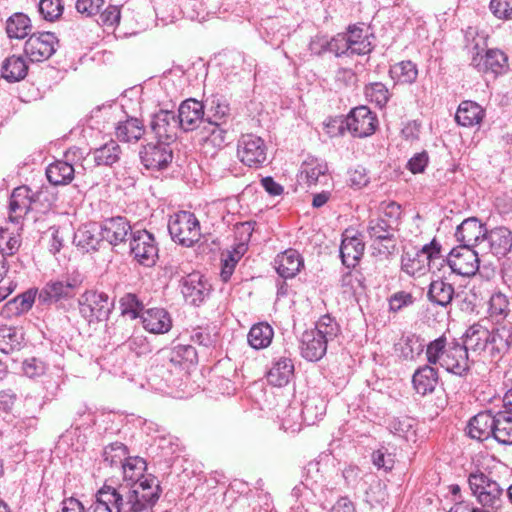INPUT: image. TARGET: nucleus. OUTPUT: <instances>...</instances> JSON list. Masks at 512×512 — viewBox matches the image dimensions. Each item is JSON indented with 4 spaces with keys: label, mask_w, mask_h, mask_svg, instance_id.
Returning <instances> with one entry per match:
<instances>
[{
    "label": "nucleus",
    "mask_w": 512,
    "mask_h": 512,
    "mask_svg": "<svg viewBox=\"0 0 512 512\" xmlns=\"http://www.w3.org/2000/svg\"><path fill=\"white\" fill-rule=\"evenodd\" d=\"M464 341L450 340L448 354L442 359L441 367L457 376L466 375L469 370L468 351L498 362L512 349V325L503 324L488 329L480 323L469 326L463 335Z\"/></svg>",
    "instance_id": "f257e3e1"
},
{
    "label": "nucleus",
    "mask_w": 512,
    "mask_h": 512,
    "mask_svg": "<svg viewBox=\"0 0 512 512\" xmlns=\"http://www.w3.org/2000/svg\"><path fill=\"white\" fill-rule=\"evenodd\" d=\"M109 488L111 496L117 498L116 512H152L162 492L159 480L153 475L130 485Z\"/></svg>",
    "instance_id": "f03ea898"
},
{
    "label": "nucleus",
    "mask_w": 512,
    "mask_h": 512,
    "mask_svg": "<svg viewBox=\"0 0 512 512\" xmlns=\"http://www.w3.org/2000/svg\"><path fill=\"white\" fill-rule=\"evenodd\" d=\"M445 256L442 246L435 238L421 249L404 251L401 256V270L409 276H422L434 268L440 269L444 265Z\"/></svg>",
    "instance_id": "7ed1b4c3"
},
{
    "label": "nucleus",
    "mask_w": 512,
    "mask_h": 512,
    "mask_svg": "<svg viewBox=\"0 0 512 512\" xmlns=\"http://www.w3.org/2000/svg\"><path fill=\"white\" fill-rule=\"evenodd\" d=\"M83 279L79 273L51 279L39 290L38 303L42 306L58 305L74 298Z\"/></svg>",
    "instance_id": "20e7f679"
},
{
    "label": "nucleus",
    "mask_w": 512,
    "mask_h": 512,
    "mask_svg": "<svg viewBox=\"0 0 512 512\" xmlns=\"http://www.w3.org/2000/svg\"><path fill=\"white\" fill-rule=\"evenodd\" d=\"M168 231L172 240L184 247H192L201 239L200 222L189 211H179L170 216Z\"/></svg>",
    "instance_id": "39448f33"
},
{
    "label": "nucleus",
    "mask_w": 512,
    "mask_h": 512,
    "mask_svg": "<svg viewBox=\"0 0 512 512\" xmlns=\"http://www.w3.org/2000/svg\"><path fill=\"white\" fill-rule=\"evenodd\" d=\"M468 483L473 495L483 507L497 510L502 505L504 489L482 471L471 473Z\"/></svg>",
    "instance_id": "423d86ee"
},
{
    "label": "nucleus",
    "mask_w": 512,
    "mask_h": 512,
    "mask_svg": "<svg viewBox=\"0 0 512 512\" xmlns=\"http://www.w3.org/2000/svg\"><path fill=\"white\" fill-rule=\"evenodd\" d=\"M79 313L88 323L108 319L114 303L104 292L87 290L77 300Z\"/></svg>",
    "instance_id": "0eeeda50"
},
{
    "label": "nucleus",
    "mask_w": 512,
    "mask_h": 512,
    "mask_svg": "<svg viewBox=\"0 0 512 512\" xmlns=\"http://www.w3.org/2000/svg\"><path fill=\"white\" fill-rule=\"evenodd\" d=\"M237 156L244 165L260 168L267 160V146L261 137L244 134L237 143Z\"/></svg>",
    "instance_id": "6e6552de"
},
{
    "label": "nucleus",
    "mask_w": 512,
    "mask_h": 512,
    "mask_svg": "<svg viewBox=\"0 0 512 512\" xmlns=\"http://www.w3.org/2000/svg\"><path fill=\"white\" fill-rule=\"evenodd\" d=\"M130 252L141 265L151 267L158 259V246L154 235L147 230L131 232Z\"/></svg>",
    "instance_id": "1a4fd4ad"
},
{
    "label": "nucleus",
    "mask_w": 512,
    "mask_h": 512,
    "mask_svg": "<svg viewBox=\"0 0 512 512\" xmlns=\"http://www.w3.org/2000/svg\"><path fill=\"white\" fill-rule=\"evenodd\" d=\"M444 264H447L451 272L470 277L476 274L479 269L478 253L471 247L458 246L445 256Z\"/></svg>",
    "instance_id": "9d476101"
},
{
    "label": "nucleus",
    "mask_w": 512,
    "mask_h": 512,
    "mask_svg": "<svg viewBox=\"0 0 512 512\" xmlns=\"http://www.w3.org/2000/svg\"><path fill=\"white\" fill-rule=\"evenodd\" d=\"M346 127L354 137H368L376 131L378 118L369 107L358 106L353 108L347 115Z\"/></svg>",
    "instance_id": "9b49d317"
},
{
    "label": "nucleus",
    "mask_w": 512,
    "mask_h": 512,
    "mask_svg": "<svg viewBox=\"0 0 512 512\" xmlns=\"http://www.w3.org/2000/svg\"><path fill=\"white\" fill-rule=\"evenodd\" d=\"M58 39L54 33L32 34L25 42L24 52L31 62L48 60L56 52Z\"/></svg>",
    "instance_id": "f8f14e48"
},
{
    "label": "nucleus",
    "mask_w": 512,
    "mask_h": 512,
    "mask_svg": "<svg viewBox=\"0 0 512 512\" xmlns=\"http://www.w3.org/2000/svg\"><path fill=\"white\" fill-rule=\"evenodd\" d=\"M394 232L393 221L387 220L383 216L370 219L367 225V233L370 239L381 244V247H374V249H378L379 254L385 256L391 254L396 247Z\"/></svg>",
    "instance_id": "ddd939ff"
},
{
    "label": "nucleus",
    "mask_w": 512,
    "mask_h": 512,
    "mask_svg": "<svg viewBox=\"0 0 512 512\" xmlns=\"http://www.w3.org/2000/svg\"><path fill=\"white\" fill-rule=\"evenodd\" d=\"M150 128L159 141L172 143L176 140L181 126L174 111L160 109L152 115Z\"/></svg>",
    "instance_id": "4468645a"
},
{
    "label": "nucleus",
    "mask_w": 512,
    "mask_h": 512,
    "mask_svg": "<svg viewBox=\"0 0 512 512\" xmlns=\"http://www.w3.org/2000/svg\"><path fill=\"white\" fill-rule=\"evenodd\" d=\"M180 288L185 301L193 306H200L211 292V285L199 272L182 277Z\"/></svg>",
    "instance_id": "2eb2a0df"
},
{
    "label": "nucleus",
    "mask_w": 512,
    "mask_h": 512,
    "mask_svg": "<svg viewBox=\"0 0 512 512\" xmlns=\"http://www.w3.org/2000/svg\"><path fill=\"white\" fill-rule=\"evenodd\" d=\"M169 142L159 141L148 143L140 151V159L147 169L161 170L166 168L173 159Z\"/></svg>",
    "instance_id": "dca6fc26"
},
{
    "label": "nucleus",
    "mask_w": 512,
    "mask_h": 512,
    "mask_svg": "<svg viewBox=\"0 0 512 512\" xmlns=\"http://www.w3.org/2000/svg\"><path fill=\"white\" fill-rule=\"evenodd\" d=\"M487 228L478 218L470 217L457 227L455 237L460 246L475 247L485 243Z\"/></svg>",
    "instance_id": "f3484780"
},
{
    "label": "nucleus",
    "mask_w": 512,
    "mask_h": 512,
    "mask_svg": "<svg viewBox=\"0 0 512 512\" xmlns=\"http://www.w3.org/2000/svg\"><path fill=\"white\" fill-rule=\"evenodd\" d=\"M177 116L181 129L186 132L197 129L201 123L206 124L205 106L194 98L182 101Z\"/></svg>",
    "instance_id": "a211bd4d"
},
{
    "label": "nucleus",
    "mask_w": 512,
    "mask_h": 512,
    "mask_svg": "<svg viewBox=\"0 0 512 512\" xmlns=\"http://www.w3.org/2000/svg\"><path fill=\"white\" fill-rule=\"evenodd\" d=\"M471 65L478 71L491 72L497 76L508 70V57L500 49H488L484 56H479L477 52L472 57Z\"/></svg>",
    "instance_id": "6ab92c4d"
},
{
    "label": "nucleus",
    "mask_w": 512,
    "mask_h": 512,
    "mask_svg": "<svg viewBox=\"0 0 512 512\" xmlns=\"http://www.w3.org/2000/svg\"><path fill=\"white\" fill-rule=\"evenodd\" d=\"M99 226L103 240L113 246L125 242L128 234L133 232L130 222L122 216L106 218Z\"/></svg>",
    "instance_id": "aec40b11"
},
{
    "label": "nucleus",
    "mask_w": 512,
    "mask_h": 512,
    "mask_svg": "<svg viewBox=\"0 0 512 512\" xmlns=\"http://www.w3.org/2000/svg\"><path fill=\"white\" fill-rule=\"evenodd\" d=\"M35 196L28 186L15 188L9 200L8 219L21 223L20 220L31 210L32 203L36 200Z\"/></svg>",
    "instance_id": "412c9836"
},
{
    "label": "nucleus",
    "mask_w": 512,
    "mask_h": 512,
    "mask_svg": "<svg viewBox=\"0 0 512 512\" xmlns=\"http://www.w3.org/2000/svg\"><path fill=\"white\" fill-rule=\"evenodd\" d=\"M22 225L10 219L0 222V255H14L21 246Z\"/></svg>",
    "instance_id": "4be33fe9"
},
{
    "label": "nucleus",
    "mask_w": 512,
    "mask_h": 512,
    "mask_svg": "<svg viewBox=\"0 0 512 512\" xmlns=\"http://www.w3.org/2000/svg\"><path fill=\"white\" fill-rule=\"evenodd\" d=\"M365 245L358 234H353L351 230H345L340 245V257L342 263L347 267H354L361 259Z\"/></svg>",
    "instance_id": "5701e85b"
},
{
    "label": "nucleus",
    "mask_w": 512,
    "mask_h": 512,
    "mask_svg": "<svg viewBox=\"0 0 512 512\" xmlns=\"http://www.w3.org/2000/svg\"><path fill=\"white\" fill-rule=\"evenodd\" d=\"M102 238L101 228L95 222H89L81 225L74 233V244L85 252L96 251L99 249Z\"/></svg>",
    "instance_id": "b1692460"
},
{
    "label": "nucleus",
    "mask_w": 512,
    "mask_h": 512,
    "mask_svg": "<svg viewBox=\"0 0 512 512\" xmlns=\"http://www.w3.org/2000/svg\"><path fill=\"white\" fill-rule=\"evenodd\" d=\"M294 370V363L290 357H275L267 373V381L273 386L284 387L293 378Z\"/></svg>",
    "instance_id": "393cba45"
},
{
    "label": "nucleus",
    "mask_w": 512,
    "mask_h": 512,
    "mask_svg": "<svg viewBox=\"0 0 512 512\" xmlns=\"http://www.w3.org/2000/svg\"><path fill=\"white\" fill-rule=\"evenodd\" d=\"M145 330L153 334L167 333L172 327L169 313L163 308H151L141 314Z\"/></svg>",
    "instance_id": "a878e982"
},
{
    "label": "nucleus",
    "mask_w": 512,
    "mask_h": 512,
    "mask_svg": "<svg viewBox=\"0 0 512 512\" xmlns=\"http://www.w3.org/2000/svg\"><path fill=\"white\" fill-rule=\"evenodd\" d=\"M328 344L317 336L312 329L306 330L301 336L300 351L301 356L308 361H318L323 358L327 352Z\"/></svg>",
    "instance_id": "bb28decb"
},
{
    "label": "nucleus",
    "mask_w": 512,
    "mask_h": 512,
    "mask_svg": "<svg viewBox=\"0 0 512 512\" xmlns=\"http://www.w3.org/2000/svg\"><path fill=\"white\" fill-rule=\"evenodd\" d=\"M484 244L493 255L503 257L512 248V233L506 227H496L487 231Z\"/></svg>",
    "instance_id": "cd10ccee"
},
{
    "label": "nucleus",
    "mask_w": 512,
    "mask_h": 512,
    "mask_svg": "<svg viewBox=\"0 0 512 512\" xmlns=\"http://www.w3.org/2000/svg\"><path fill=\"white\" fill-rule=\"evenodd\" d=\"M494 414L483 411L475 415L468 423V435L478 441L494 437Z\"/></svg>",
    "instance_id": "c85d7f7f"
},
{
    "label": "nucleus",
    "mask_w": 512,
    "mask_h": 512,
    "mask_svg": "<svg viewBox=\"0 0 512 512\" xmlns=\"http://www.w3.org/2000/svg\"><path fill=\"white\" fill-rule=\"evenodd\" d=\"M303 265L302 257L294 249H288L275 258V269L284 279L295 277Z\"/></svg>",
    "instance_id": "c756f323"
},
{
    "label": "nucleus",
    "mask_w": 512,
    "mask_h": 512,
    "mask_svg": "<svg viewBox=\"0 0 512 512\" xmlns=\"http://www.w3.org/2000/svg\"><path fill=\"white\" fill-rule=\"evenodd\" d=\"M438 379V370L428 363L414 372L412 383L416 392L425 396L434 392Z\"/></svg>",
    "instance_id": "7c9ffc66"
},
{
    "label": "nucleus",
    "mask_w": 512,
    "mask_h": 512,
    "mask_svg": "<svg viewBox=\"0 0 512 512\" xmlns=\"http://www.w3.org/2000/svg\"><path fill=\"white\" fill-rule=\"evenodd\" d=\"M230 111V105L223 96L212 95L206 99V123L228 124Z\"/></svg>",
    "instance_id": "2f4dec72"
},
{
    "label": "nucleus",
    "mask_w": 512,
    "mask_h": 512,
    "mask_svg": "<svg viewBox=\"0 0 512 512\" xmlns=\"http://www.w3.org/2000/svg\"><path fill=\"white\" fill-rule=\"evenodd\" d=\"M485 115L484 109L476 102L463 101L460 103L455 120L464 127H472L482 122Z\"/></svg>",
    "instance_id": "473e14b6"
},
{
    "label": "nucleus",
    "mask_w": 512,
    "mask_h": 512,
    "mask_svg": "<svg viewBox=\"0 0 512 512\" xmlns=\"http://www.w3.org/2000/svg\"><path fill=\"white\" fill-rule=\"evenodd\" d=\"M389 76L394 85H412L418 78V67L411 60H403L390 66Z\"/></svg>",
    "instance_id": "72a5a7b5"
},
{
    "label": "nucleus",
    "mask_w": 512,
    "mask_h": 512,
    "mask_svg": "<svg viewBox=\"0 0 512 512\" xmlns=\"http://www.w3.org/2000/svg\"><path fill=\"white\" fill-rule=\"evenodd\" d=\"M456 295L454 286L443 278L433 280L427 292V297L434 305L446 307Z\"/></svg>",
    "instance_id": "f704fd0d"
},
{
    "label": "nucleus",
    "mask_w": 512,
    "mask_h": 512,
    "mask_svg": "<svg viewBox=\"0 0 512 512\" xmlns=\"http://www.w3.org/2000/svg\"><path fill=\"white\" fill-rule=\"evenodd\" d=\"M302 480L304 481V484L308 486L314 497L323 495L328 489L326 479L319 462H309L306 465Z\"/></svg>",
    "instance_id": "c9c22d12"
},
{
    "label": "nucleus",
    "mask_w": 512,
    "mask_h": 512,
    "mask_svg": "<svg viewBox=\"0 0 512 512\" xmlns=\"http://www.w3.org/2000/svg\"><path fill=\"white\" fill-rule=\"evenodd\" d=\"M328 172L327 163L316 157H308L301 165L300 179L308 186L316 185Z\"/></svg>",
    "instance_id": "e433bc0d"
},
{
    "label": "nucleus",
    "mask_w": 512,
    "mask_h": 512,
    "mask_svg": "<svg viewBox=\"0 0 512 512\" xmlns=\"http://www.w3.org/2000/svg\"><path fill=\"white\" fill-rule=\"evenodd\" d=\"M145 133L143 123L134 117L120 121L115 128V135L122 142H137Z\"/></svg>",
    "instance_id": "4c0bfd02"
},
{
    "label": "nucleus",
    "mask_w": 512,
    "mask_h": 512,
    "mask_svg": "<svg viewBox=\"0 0 512 512\" xmlns=\"http://www.w3.org/2000/svg\"><path fill=\"white\" fill-rule=\"evenodd\" d=\"M345 35L348 39V46H350V54L365 55L371 52V42L361 26L350 25Z\"/></svg>",
    "instance_id": "58836bf2"
},
{
    "label": "nucleus",
    "mask_w": 512,
    "mask_h": 512,
    "mask_svg": "<svg viewBox=\"0 0 512 512\" xmlns=\"http://www.w3.org/2000/svg\"><path fill=\"white\" fill-rule=\"evenodd\" d=\"M74 167L67 161L57 160L46 168V177L52 185H67L74 178Z\"/></svg>",
    "instance_id": "ea45409f"
},
{
    "label": "nucleus",
    "mask_w": 512,
    "mask_h": 512,
    "mask_svg": "<svg viewBox=\"0 0 512 512\" xmlns=\"http://www.w3.org/2000/svg\"><path fill=\"white\" fill-rule=\"evenodd\" d=\"M494 439L500 444L512 445V413L501 410L494 414Z\"/></svg>",
    "instance_id": "a19ab883"
},
{
    "label": "nucleus",
    "mask_w": 512,
    "mask_h": 512,
    "mask_svg": "<svg viewBox=\"0 0 512 512\" xmlns=\"http://www.w3.org/2000/svg\"><path fill=\"white\" fill-rule=\"evenodd\" d=\"M94 162L97 166H109L117 163L122 155L120 145L115 140H110L92 152Z\"/></svg>",
    "instance_id": "79ce46f5"
},
{
    "label": "nucleus",
    "mask_w": 512,
    "mask_h": 512,
    "mask_svg": "<svg viewBox=\"0 0 512 512\" xmlns=\"http://www.w3.org/2000/svg\"><path fill=\"white\" fill-rule=\"evenodd\" d=\"M273 335V328L266 322H260L250 328L247 340L252 348L259 350L271 344Z\"/></svg>",
    "instance_id": "37998d69"
},
{
    "label": "nucleus",
    "mask_w": 512,
    "mask_h": 512,
    "mask_svg": "<svg viewBox=\"0 0 512 512\" xmlns=\"http://www.w3.org/2000/svg\"><path fill=\"white\" fill-rule=\"evenodd\" d=\"M424 340L416 334H408L403 336L397 345L396 350L399 356L404 360H414L424 351Z\"/></svg>",
    "instance_id": "c03bdc74"
},
{
    "label": "nucleus",
    "mask_w": 512,
    "mask_h": 512,
    "mask_svg": "<svg viewBox=\"0 0 512 512\" xmlns=\"http://www.w3.org/2000/svg\"><path fill=\"white\" fill-rule=\"evenodd\" d=\"M312 330L316 332L317 336H321L327 344L333 342L341 334V326L331 314L322 315Z\"/></svg>",
    "instance_id": "a18cd8bd"
},
{
    "label": "nucleus",
    "mask_w": 512,
    "mask_h": 512,
    "mask_svg": "<svg viewBox=\"0 0 512 512\" xmlns=\"http://www.w3.org/2000/svg\"><path fill=\"white\" fill-rule=\"evenodd\" d=\"M28 66L21 56L12 55L2 65V77L8 82H17L24 79Z\"/></svg>",
    "instance_id": "49530a36"
},
{
    "label": "nucleus",
    "mask_w": 512,
    "mask_h": 512,
    "mask_svg": "<svg viewBox=\"0 0 512 512\" xmlns=\"http://www.w3.org/2000/svg\"><path fill=\"white\" fill-rule=\"evenodd\" d=\"M219 338V329L214 324H206L193 328L190 332V341L193 344L210 348L216 345Z\"/></svg>",
    "instance_id": "de8ad7c7"
},
{
    "label": "nucleus",
    "mask_w": 512,
    "mask_h": 512,
    "mask_svg": "<svg viewBox=\"0 0 512 512\" xmlns=\"http://www.w3.org/2000/svg\"><path fill=\"white\" fill-rule=\"evenodd\" d=\"M32 29L30 18L21 12L14 13L6 21L9 38L24 39Z\"/></svg>",
    "instance_id": "09e8293b"
},
{
    "label": "nucleus",
    "mask_w": 512,
    "mask_h": 512,
    "mask_svg": "<svg viewBox=\"0 0 512 512\" xmlns=\"http://www.w3.org/2000/svg\"><path fill=\"white\" fill-rule=\"evenodd\" d=\"M120 468L122 469L124 481L129 485L148 477V475H144L146 461L140 457H128Z\"/></svg>",
    "instance_id": "8fccbe9b"
},
{
    "label": "nucleus",
    "mask_w": 512,
    "mask_h": 512,
    "mask_svg": "<svg viewBox=\"0 0 512 512\" xmlns=\"http://www.w3.org/2000/svg\"><path fill=\"white\" fill-rule=\"evenodd\" d=\"M449 349L450 341L445 335L430 341L425 349L427 363L430 365L439 364L441 366L442 359L448 354Z\"/></svg>",
    "instance_id": "3c124183"
},
{
    "label": "nucleus",
    "mask_w": 512,
    "mask_h": 512,
    "mask_svg": "<svg viewBox=\"0 0 512 512\" xmlns=\"http://www.w3.org/2000/svg\"><path fill=\"white\" fill-rule=\"evenodd\" d=\"M23 341L22 333L16 327H0V351L9 354L19 350Z\"/></svg>",
    "instance_id": "603ef678"
},
{
    "label": "nucleus",
    "mask_w": 512,
    "mask_h": 512,
    "mask_svg": "<svg viewBox=\"0 0 512 512\" xmlns=\"http://www.w3.org/2000/svg\"><path fill=\"white\" fill-rule=\"evenodd\" d=\"M364 95L369 102L374 103L381 109L387 105L391 97L389 89L382 82H373L365 85Z\"/></svg>",
    "instance_id": "864d4df0"
},
{
    "label": "nucleus",
    "mask_w": 512,
    "mask_h": 512,
    "mask_svg": "<svg viewBox=\"0 0 512 512\" xmlns=\"http://www.w3.org/2000/svg\"><path fill=\"white\" fill-rule=\"evenodd\" d=\"M104 463L110 467H121L128 456V448L121 442H113L103 450Z\"/></svg>",
    "instance_id": "5fc2aeb1"
},
{
    "label": "nucleus",
    "mask_w": 512,
    "mask_h": 512,
    "mask_svg": "<svg viewBox=\"0 0 512 512\" xmlns=\"http://www.w3.org/2000/svg\"><path fill=\"white\" fill-rule=\"evenodd\" d=\"M415 420L411 417L403 416L393 418L389 422V429L394 434L409 441L416 436Z\"/></svg>",
    "instance_id": "6e6d98bb"
},
{
    "label": "nucleus",
    "mask_w": 512,
    "mask_h": 512,
    "mask_svg": "<svg viewBox=\"0 0 512 512\" xmlns=\"http://www.w3.org/2000/svg\"><path fill=\"white\" fill-rule=\"evenodd\" d=\"M197 358V351L192 345L179 344L172 349L169 360L175 366H183L195 364Z\"/></svg>",
    "instance_id": "4d7b16f0"
},
{
    "label": "nucleus",
    "mask_w": 512,
    "mask_h": 512,
    "mask_svg": "<svg viewBox=\"0 0 512 512\" xmlns=\"http://www.w3.org/2000/svg\"><path fill=\"white\" fill-rule=\"evenodd\" d=\"M117 498L111 496L110 488L104 485L96 494V500L86 509V512H113Z\"/></svg>",
    "instance_id": "13d9d810"
},
{
    "label": "nucleus",
    "mask_w": 512,
    "mask_h": 512,
    "mask_svg": "<svg viewBox=\"0 0 512 512\" xmlns=\"http://www.w3.org/2000/svg\"><path fill=\"white\" fill-rule=\"evenodd\" d=\"M488 311L490 317L497 322L505 319L510 312L507 296L500 291L493 293L490 297Z\"/></svg>",
    "instance_id": "bf43d9fd"
},
{
    "label": "nucleus",
    "mask_w": 512,
    "mask_h": 512,
    "mask_svg": "<svg viewBox=\"0 0 512 512\" xmlns=\"http://www.w3.org/2000/svg\"><path fill=\"white\" fill-rule=\"evenodd\" d=\"M244 252L243 245L238 246V248L233 251L228 252L221 259V271L220 277L223 282H228L231 279V276L236 268L237 263L240 261Z\"/></svg>",
    "instance_id": "052dcab7"
},
{
    "label": "nucleus",
    "mask_w": 512,
    "mask_h": 512,
    "mask_svg": "<svg viewBox=\"0 0 512 512\" xmlns=\"http://www.w3.org/2000/svg\"><path fill=\"white\" fill-rule=\"evenodd\" d=\"M120 309L123 316L136 319L138 317L141 318V314L144 312V305L135 294L128 293L121 297Z\"/></svg>",
    "instance_id": "680f3d73"
},
{
    "label": "nucleus",
    "mask_w": 512,
    "mask_h": 512,
    "mask_svg": "<svg viewBox=\"0 0 512 512\" xmlns=\"http://www.w3.org/2000/svg\"><path fill=\"white\" fill-rule=\"evenodd\" d=\"M39 12L43 19L49 22L56 21L63 14L64 6L62 0H40Z\"/></svg>",
    "instance_id": "e2e57ef3"
},
{
    "label": "nucleus",
    "mask_w": 512,
    "mask_h": 512,
    "mask_svg": "<svg viewBox=\"0 0 512 512\" xmlns=\"http://www.w3.org/2000/svg\"><path fill=\"white\" fill-rule=\"evenodd\" d=\"M325 411L324 402L320 398H312L308 399L302 408V416L303 419L309 424H313L316 420H318Z\"/></svg>",
    "instance_id": "0e129e2a"
},
{
    "label": "nucleus",
    "mask_w": 512,
    "mask_h": 512,
    "mask_svg": "<svg viewBox=\"0 0 512 512\" xmlns=\"http://www.w3.org/2000/svg\"><path fill=\"white\" fill-rule=\"evenodd\" d=\"M39 290L36 288H30L26 290L25 292L19 294L17 297H15L13 300H11L8 305L9 306H15L16 313H24L28 312L36 298L38 299Z\"/></svg>",
    "instance_id": "69168bd1"
},
{
    "label": "nucleus",
    "mask_w": 512,
    "mask_h": 512,
    "mask_svg": "<svg viewBox=\"0 0 512 512\" xmlns=\"http://www.w3.org/2000/svg\"><path fill=\"white\" fill-rule=\"evenodd\" d=\"M204 130L208 133L206 136L207 141L211 142L216 147L225 145L228 132L227 124L206 123Z\"/></svg>",
    "instance_id": "338daca9"
},
{
    "label": "nucleus",
    "mask_w": 512,
    "mask_h": 512,
    "mask_svg": "<svg viewBox=\"0 0 512 512\" xmlns=\"http://www.w3.org/2000/svg\"><path fill=\"white\" fill-rule=\"evenodd\" d=\"M371 461L378 470H383L384 472L391 471L395 465L394 454L385 447L375 450L371 455Z\"/></svg>",
    "instance_id": "774afa93"
}]
</instances>
